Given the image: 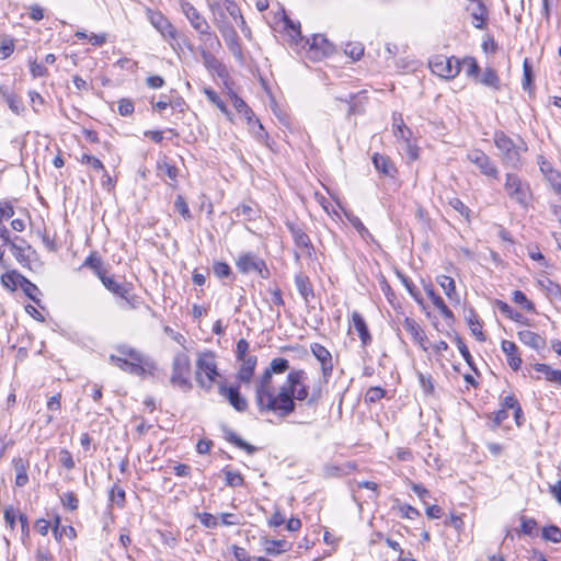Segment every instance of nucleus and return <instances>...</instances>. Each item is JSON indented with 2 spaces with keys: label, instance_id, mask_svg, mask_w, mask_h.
<instances>
[{
  "label": "nucleus",
  "instance_id": "obj_46",
  "mask_svg": "<svg viewBox=\"0 0 561 561\" xmlns=\"http://www.w3.org/2000/svg\"><path fill=\"white\" fill-rule=\"evenodd\" d=\"M231 99H232L233 106L236 107L238 113L242 114L244 116V118L248 121V123H251L253 112L248 106V104L241 98H239L237 94H232Z\"/></svg>",
  "mask_w": 561,
  "mask_h": 561
},
{
  "label": "nucleus",
  "instance_id": "obj_21",
  "mask_svg": "<svg viewBox=\"0 0 561 561\" xmlns=\"http://www.w3.org/2000/svg\"><path fill=\"white\" fill-rule=\"evenodd\" d=\"M337 100L348 104L347 115H359L364 113V106L367 101L366 91L362 90L357 93L350 94L345 98H336Z\"/></svg>",
  "mask_w": 561,
  "mask_h": 561
},
{
  "label": "nucleus",
  "instance_id": "obj_57",
  "mask_svg": "<svg viewBox=\"0 0 561 561\" xmlns=\"http://www.w3.org/2000/svg\"><path fill=\"white\" fill-rule=\"evenodd\" d=\"M468 323L472 334L476 335L479 341H484L485 336L482 332V324L477 319L476 314H473V312H471V317L468 318Z\"/></svg>",
  "mask_w": 561,
  "mask_h": 561
},
{
  "label": "nucleus",
  "instance_id": "obj_9",
  "mask_svg": "<svg viewBox=\"0 0 561 561\" xmlns=\"http://www.w3.org/2000/svg\"><path fill=\"white\" fill-rule=\"evenodd\" d=\"M108 360L121 370L137 377L152 376L157 369L156 363L149 356L140 357L138 362L111 354Z\"/></svg>",
  "mask_w": 561,
  "mask_h": 561
},
{
  "label": "nucleus",
  "instance_id": "obj_59",
  "mask_svg": "<svg viewBox=\"0 0 561 561\" xmlns=\"http://www.w3.org/2000/svg\"><path fill=\"white\" fill-rule=\"evenodd\" d=\"M386 394V390L381 387H370L366 394H365V401L369 403H375L382 399Z\"/></svg>",
  "mask_w": 561,
  "mask_h": 561
},
{
  "label": "nucleus",
  "instance_id": "obj_28",
  "mask_svg": "<svg viewBox=\"0 0 561 561\" xmlns=\"http://www.w3.org/2000/svg\"><path fill=\"white\" fill-rule=\"evenodd\" d=\"M517 335H518L519 341L523 344H525L536 351L542 350L546 346L545 337H542L538 333L533 332L530 330H522L517 333Z\"/></svg>",
  "mask_w": 561,
  "mask_h": 561
},
{
  "label": "nucleus",
  "instance_id": "obj_35",
  "mask_svg": "<svg viewBox=\"0 0 561 561\" xmlns=\"http://www.w3.org/2000/svg\"><path fill=\"white\" fill-rule=\"evenodd\" d=\"M197 33L199 35V41L204 45V49L209 51L210 49L220 47V41L218 36L211 31L210 25H207L205 28Z\"/></svg>",
  "mask_w": 561,
  "mask_h": 561
},
{
  "label": "nucleus",
  "instance_id": "obj_10",
  "mask_svg": "<svg viewBox=\"0 0 561 561\" xmlns=\"http://www.w3.org/2000/svg\"><path fill=\"white\" fill-rule=\"evenodd\" d=\"M507 196L523 207L528 205L531 196L529 184L515 173H507L504 183Z\"/></svg>",
  "mask_w": 561,
  "mask_h": 561
},
{
  "label": "nucleus",
  "instance_id": "obj_12",
  "mask_svg": "<svg viewBox=\"0 0 561 561\" xmlns=\"http://www.w3.org/2000/svg\"><path fill=\"white\" fill-rule=\"evenodd\" d=\"M148 19L151 25L161 34V36L169 42L173 49H175L174 43L178 38V31L173 24L159 11L148 10Z\"/></svg>",
  "mask_w": 561,
  "mask_h": 561
},
{
  "label": "nucleus",
  "instance_id": "obj_36",
  "mask_svg": "<svg viewBox=\"0 0 561 561\" xmlns=\"http://www.w3.org/2000/svg\"><path fill=\"white\" fill-rule=\"evenodd\" d=\"M233 216L237 219L251 221L259 215V209L253 204H241L233 209Z\"/></svg>",
  "mask_w": 561,
  "mask_h": 561
},
{
  "label": "nucleus",
  "instance_id": "obj_56",
  "mask_svg": "<svg viewBox=\"0 0 561 561\" xmlns=\"http://www.w3.org/2000/svg\"><path fill=\"white\" fill-rule=\"evenodd\" d=\"M225 472V479L226 484L232 488L241 486L244 483L243 477L240 474V472L231 471V470H224Z\"/></svg>",
  "mask_w": 561,
  "mask_h": 561
},
{
  "label": "nucleus",
  "instance_id": "obj_37",
  "mask_svg": "<svg viewBox=\"0 0 561 561\" xmlns=\"http://www.w3.org/2000/svg\"><path fill=\"white\" fill-rule=\"evenodd\" d=\"M538 284L551 300H561V286L559 284L548 277L540 279Z\"/></svg>",
  "mask_w": 561,
  "mask_h": 561
},
{
  "label": "nucleus",
  "instance_id": "obj_47",
  "mask_svg": "<svg viewBox=\"0 0 561 561\" xmlns=\"http://www.w3.org/2000/svg\"><path fill=\"white\" fill-rule=\"evenodd\" d=\"M204 93L207 98V100L216 105L224 114L229 115L230 112L227 108L226 103L219 98L217 92L213 90L211 88H205Z\"/></svg>",
  "mask_w": 561,
  "mask_h": 561
},
{
  "label": "nucleus",
  "instance_id": "obj_30",
  "mask_svg": "<svg viewBox=\"0 0 561 561\" xmlns=\"http://www.w3.org/2000/svg\"><path fill=\"white\" fill-rule=\"evenodd\" d=\"M343 215L346 218V220L352 225V227L359 233V236L364 240H373V234L369 232V230L365 227V225L362 222L359 217H357L353 211L348 209H342Z\"/></svg>",
  "mask_w": 561,
  "mask_h": 561
},
{
  "label": "nucleus",
  "instance_id": "obj_38",
  "mask_svg": "<svg viewBox=\"0 0 561 561\" xmlns=\"http://www.w3.org/2000/svg\"><path fill=\"white\" fill-rule=\"evenodd\" d=\"M393 134L396 138L401 140H409L412 137V131L405 126L401 114H393Z\"/></svg>",
  "mask_w": 561,
  "mask_h": 561
},
{
  "label": "nucleus",
  "instance_id": "obj_7",
  "mask_svg": "<svg viewBox=\"0 0 561 561\" xmlns=\"http://www.w3.org/2000/svg\"><path fill=\"white\" fill-rule=\"evenodd\" d=\"M219 376L216 355L211 351H204L198 353L196 359V381L199 387L209 391Z\"/></svg>",
  "mask_w": 561,
  "mask_h": 561
},
{
  "label": "nucleus",
  "instance_id": "obj_11",
  "mask_svg": "<svg viewBox=\"0 0 561 561\" xmlns=\"http://www.w3.org/2000/svg\"><path fill=\"white\" fill-rule=\"evenodd\" d=\"M430 67L433 73L444 79H454L461 70V64L457 58L445 55L434 56L430 60Z\"/></svg>",
  "mask_w": 561,
  "mask_h": 561
},
{
  "label": "nucleus",
  "instance_id": "obj_52",
  "mask_svg": "<svg viewBox=\"0 0 561 561\" xmlns=\"http://www.w3.org/2000/svg\"><path fill=\"white\" fill-rule=\"evenodd\" d=\"M116 350L119 353L118 356H122L125 358H130V359L140 362L139 360L140 357H146V355H144L141 352H139L138 350L130 347L128 345H118L116 347Z\"/></svg>",
  "mask_w": 561,
  "mask_h": 561
},
{
  "label": "nucleus",
  "instance_id": "obj_29",
  "mask_svg": "<svg viewBox=\"0 0 561 561\" xmlns=\"http://www.w3.org/2000/svg\"><path fill=\"white\" fill-rule=\"evenodd\" d=\"M476 82L499 91L501 89V80L493 68H485L477 78Z\"/></svg>",
  "mask_w": 561,
  "mask_h": 561
},
{
  "label": "nucleus",
  "instance_id": "obj_53",
  "mask_svg": "<svg viewBox=\"0 0 561 561\" xmlns=\"http://www.w3.org/2000/svg\"><path fill=\"white\" fill-rule=\"evenodd\" d=\"M534 81L533 67L529 60L526 58L523 62V89L530 90Z\"/></svg>",
  "mask_w": 561,
  "mask_h": 561
},
{
  "label": "nucleus",
  "instance_id": "obj_54",
  "mask_svg": "<svg viewBox=\"0 0 561 561\" xmlns=\"http://www.w3.org/2000/svg\"><path fill=\"white\" fill-rule=\"evenodd\" d=\"M455 341H456L457 347H458L461 356L466 360V363L470 366L471 369L477 371V368L474 367V363H473V357L471 356V354H470L467 345L465 344L463 340L461 337H459V336H456Z\"/></svg>",
  "mask_w": 561,
  "mask_h": 561
},
{
  "label": "nucleus",
  "instance_id": "obj_39",
  "mask_svg": "<svg viewBox=\"0 0 561 561\" xmlns=\"http://www.w3.org/2000/svg\"><path fill=\"white\" fill-rule=\"evenodd\" d=\"M534 369L542 374L548 381L561 385V370L552 369L546 364H535Z\"/></svg>",
  "mask_w": 561,
  "mask_h": 561
},
{
  "label": "nucleus",
  "instance_id": "obj_23",
  "mask_svg": "<svg viewBox=\"0 0 561 561\" xmlns=\"http://www.w3.org/2000/svg\"><path fill=\"white\" fill-rule=\"evenodd\" d=\"M352 325H353V329L357 332L358 337L360 339L362 345L364 347L368 346L371 343L373 339H371V335H370V332L368 330L365 319L357 311H354L352 313Z\"/></svg>",
  "mask_w": 561,
  "mask_h": 561
},
{
  "label": "nucleus",
  "instance_id": "obj_26",
  "mask_svg": "<svg viewBox=\"0 0 561 561\" xmlns=\"http://www.w3.org/2000/svg\"><path fill=\"white\" fill-rule=\"evenodd\" d=\"M238 360L241 362V365L238 370L237 377L240 381L248 383L251 381L253 377L254 369L257 363V357L255 355H251L248 357L240 358Z\"/></svg>",
  "mask_w": 561,
  "mask_h": 561
},
{
  "label": "nucleus",
  "instance_id": "obj_15",
  "mask_svg": "<svg viewBox=\"0 0 561 561\" xmlns=\"http://www.w3.org/2000/svg\"><path fill=\"white\" fill-rule=\"evenodd\" d=\"M311 352L321 364V374L324 382H328L333 373V360L330 351L320 343H312Z\"/></svg>",
  "mask_w": 561,
  "mask_h": 561
},
{
  "label": "nucleus",
  "instance_id": "obj_64",
  "mask_svg": "<svg viewBox=\"0 0 561 561\" xmlns=\"http://www.w3.org/2000/svg\"><path fill=\"white\" fill-rule=\"evenodd\" d=\"M547 179L550 182L553 191L558 194H561V173L554 170H549Z\"/></svg>",
  "mask_w": 561,
  "mask_h": 561
},
{
  "label": "nucleus",
  "instance_id": "obj_45",
  "mask_svg": "<svg viewBox=\"0 0 561 561\" xmlns=\"http://www.w3.org/2000/svg\"><path fill=\"white\" fill-rule=\"evenodd\" d=\"M208 8L213 13V22L217 26V23H226V14L224 12V7L220 1H209Z\"/></svg>",
  "mask_w": 561,
  "mask_h": 561
},
{
  "label": "nucleus",
  "instance_id": "obj_20",
  "mask_svg": "<svg viewBox=\"0 0 561 561\" xmlns=\"http://www.w3.org/2000/svg\"><path fill=\"white\" fill-rule=\"evenodd\" d=\"M472 18V24L476 28L483 30L486 26L488 9L481 0L471 1L467 7Z\"/></svg>",
  "mask_w": 561,
  "mask_h": 561
},
{
  "label": "nucleus",
  "instance_id": "obj_24",
  "mask_svg": "<svg viewBox=\"0 0 561 561\" xmlns=\"http://www.w3.org/2000/svg\"><path fill=\"white\" fill-rule=\"evenodd\" d=\"M0 95L13 113L20 115L24 112L22 98L16 95L9 87L0 85Z\"/></svg>",
  "mask_w": 561,
  "mask_h": 561
},
{
  "label": "nucleus",
  "instance_id": "obj_19",
  "mask_svg": "<svg viewBox=\"0 0 561 561\" xmlns=\"http://www.w3.org/2000/svg\"><path fill=\"white\" fill-rule=\"evenodd\" d=\"M201 56L203 59V64L208 70L209 73L216 75L220 79L228 78L229 73L227 67L210 51L207 49L201 48Z\"/></svg>",
  "mask_w": 561,
  "mask_h": 561
},
{
  "label": "nucleus",
  "instance_id": "obj_55",
  "mask_svg": "<svg viewBox=\"0 0 561 561\" xmlns=\"http://www.w3.org/2000/svg\"><path fill=\"white\" fill-rule=\"evenodd\" d=\"M157 168L159 173L167 175L172 181H176L179 170L175 165L170 164L167 161H161L158 162Z\"/></svg>",
  "mask_w": 561,
  "mask_h": 561
},
{
  "label": "nucleus",
  "instance_id": "obj_42",
  "mask_svg": "<svg viewBox=\"0 0 561 561\" xmlns=\"http://www.w3.org/2000/svg\"><path fill=\"white\" fill-rule=\"evenodd\" d=\"M103 262L101 257L95 253H91L83 262L82 266L93 270L94 274L100 278V275H104L105 272L102 267Z\"/></svg>",
  "mask_w": 561,
  "mask_h": 561
},
{
  "label": "nucleus",
  "instance_id": "obj_32",
  "mask_svg": "<svg viewBox=\"0 0 561 561\" xmlns=\"http://www.w3.org/2000/svg\"><path fill=\"white\" fill-rule=\"evenodd\" d=\"M296 288L306 302L314 297L310 279L307 275L299 273L295 277Z\"/></svg>",
  "mask_w": 561,
  "mask_h": 561
},
{
  "label": "nucleus",
  "instance_id": "obj_61",
  "mask_svg": "<svg viewBox=\"0 0 561 561\" xmlns=\"http://www.w3.org/2000/svg\"><path fill=\"white\" fill-rule=\"evenodd\" d=\"M344 51L353 60H358L364 54V47L360 43H350L346 45Z\"/></svg>",
  "mask_w": 561,
  "mask_h": 561
},
{
  "label": "nucleus",
  "instance_id": "obj_41",
  "mask_svg": "<svg viewBox=\"0 0 561 561\" xmlns=\"http://www.w3.org/2000/svg\"><path fill=\"white\" fill-rule=\"evenodd\" d=\"M15 49L14 38L9 35L0 37V60L8 59Z\"/></svg>",
  "mask_w": 561,
  "mask_h": 561
},
{
  "label": "nucleus",
  "instance_id": "obj_13",
  "mask_svg": "<svg viewBox=\"0 0 561 561\" xmlns=\"http://www.w3.org/2000/svg\"><path fill=\"white\" fill-rule=\"evenodd\" d=\"M467 159L486 176L497 179L499 170L491 158L480 149H472L467 153Z\"/></svg>",
  "mask_w": 561,
  "mask_h": 561
},
{
  "label": "nucleus",
  "instance_id": "obj_2",
  "mask_svg": "<svg viewBox=\"0 0 561 561\" xmlns=\"http://www.w3.org/2000/svg\"><path fill=\"white\" fill-rule=\"evenodd\" d=\"M308 375L304 369H290L283 383V417L302 407L298 402H306L307 405H316L318 399L312 393L309 396Z\"/></svg>",
  "mask_w": 561,
  "mask_h": 561
},
{
  "label": "nucleus",
  "instance_id": "obj_58",
  "mask_svg": "<svg viewBox=\"0 0 561 561\" xmlns=\"http://www.w3.org/2000/svg\"><path fill=\"white\" fill-rule=\"evenodd\" d=\"M174 207L175 209L180 213V215L185 219V220H191L192 219V214H191V210L188 208V205L187 203L185 202V199L183 198V196L179 195L174 202Z\"/></svg>",
  "mask_w": 561,
  "mask_h": 561
},
{
  "label": "nucleus",
  "instance_id": "obj_18",
  "mask_svg": "<svg viewBox=\"0 0 561 561\" xmlns=\"http://www.w3.org/2000/svg\"><path fill=\"white\" fill-rule=\"evenodd\" d=\"M218 392L220 396L227 398L229 403L238 412H244L248 409V401L244 397L241 396L238 387H227L226 385L220 383L218 387Z\"/></svg>",
  "mask_w": 561,
  "mask_h": 561
},
{
  "label": "nucleus",
  "instance_id": "obj_31",
  "mask_svg": "<svg viewBox=\"0 0 561 561\" xmlns=\"http://www.w3.org/2000/svg\"><path fill=\"white\" fill-rule=\"evenodd\" d=\"M9 247L19 263L23 264L28 261V256L25 254V251L31 247L24 239L20 238L19 236H14L13 241L9 244Z\"/></svg>",
  "mask_w": 561,
  "mask_h": 561
},
{
  "label": "nucleus",
  "instance_id": "obj_1",
  "mask_svg": "<svg viewBox=\"0 0 561 561\" xmlns=\"http://www.w3.org/2000/svg\"><path fill=\"white\" fill-rule=\"evenodd\" d=\"M283 41L302 59L319 61L332 55L333 45L322 35L304 36L299 21L291 20L283 8Z\"/></svg>",
  "mask_w": 561,
  "mask_h": 561
},
{
  "label": "nucleus",
  "instance_id": "obj_17",
  "mask_svg": "<svg viewBox=\"0 0 561 561\" xmlns=\"http://www.w3.org/2000/svg\"><path fill=\"white\" fill-rule=\"evenodd\" d=\"M181 10L186 19L190 21L191 26L199 32L205 28L209 23L207 20L197 11V9L187 0H179Z\"/></svg>",
  "mask_w": 561,
  "mask_h": 561
},
{
  "label": "nucleus",
  "instance_id": "obj_4",
  "mask_svg": "<svg viewBox=\"0 0 561 561\" xmlns=\"http://www.w3.org/2000/svg\"><path fill=\"white\" fill-rule=\"evenodd\" d=\"M103 286L119 299L117 306L122 310L138 309L142 300L134 294V285L129 282H118L114 276H107L106 274L100 275L99 278Z\"/></svg>",
  "mask_w": 561,
  "mask_h": 561
},
{
  "label": "nucleus",
  "instance_id": "obj_33",
  "mask_svg": "<svg viewBox=\"0 0 561 561\" xmlns=\"http://www.w3.org/2000/svg\"><path fill=\"white\" fill-rule=\"evenodd\" d=\"M436 282L443 288L445 295L449 300L459 302V295L456 290V284L454 278L447 275H439L436 277Z\"/></svg>",
  "mask_w": 561,
  "mask_h": 561
},
{
  "label": "nucleus",
  "instance_id": "obj_14",
  "mask_svg": "<svg viewBox=\"0 0 561 561\" xmlns=\"http://www.w3.org/2000/svg\"><path fill=\"white\" fill-rule=\"evenodd\" d=\"M237 267L241 273H257L263 278H265V274L268 273L264 261L251 253L241 255L237 261Z\"/></svg>",
  "mask_w": 561,
  "mask_h": 561
},
{
  "label": "nucleus",
  "instance_id": "obj_44",
  "mask_svg": "<svg viewBox=\"0 0 561 561\" xmlns=\"http://www.w3.org/2000/svg\"><path fill=\"white\" fill-rule=\"evenodd\" d=\"M108 499L112 504L116 505L119 508H123L126 504V493L124 489L114 484L110 490Z\"/></svg>",
  "mask_w": 561,
  "mask_h": 561
},
{
  "label": "nucleus",
  "instance_id": "obj_63",
  "mask_svg": "<svg viewBox=\"0 0 561 561\" xmlns=\"http://www.w3.org/2000/svg\"><path fill=\"white\" fill-rule=\"evenodd\" d=\"M14 216V207L9 201L0 202V222H4Z\"/></svg>",
  "mask_w": 561,
  "mask_h": 561
},
{
  "label": "nucleus",
  "instance_id": "obj_48",
  "mask_svg": "<svg viewBox=\"0 0 561 561\" xmlns=\"http://www.w3.org/2000/svg\"><path fill=\"white\" fill-rule=\"evenodd\" d=\"M497 307H499L500 311L502 313H504L505 316H507L510 319H512L518 323H525L526 318L522 313L514 311L508 304L499 300Z\"/></svg>",
  "mask_w": 561,
  "mask_h": 561
},
{
  "label": "nucleus",
  "instance_id": "obj_62",
  "mask_svg": "<svg viewBox=\"0 0 561 561\" xmlns=\"http://www.w3.org/2000/svg\"><path fill=\"white\" fill-rule=\"evenodd\" d=\"M30 72L33 78L47 77L48 70L43 64H38L35 59L28 60Z\"/></svg>",
  "mask_w": 561,
  "mask_h": 561
},
{
  "label": "nucleus",
  "instance_id": "obj_50",
  "mask_svg": "<svg viewBox=\"0 0 561 561\" xmlns=\"http://www.w3.org/2000/svg\"><path fill=\"white\" fill-rule=\"evenodd\" d=\"M542 538L554 543L561 542V529L556 525L542 528Z\"/></svg>",
  "mask_w": 561,
  "mask_h": 561
},
{
  "label": "nucleus",
  "instance_id": "obj_22",
  "mask_svg": "<svg viewBox=\"0 0 561 561\" xmlns=\"http://www.w3.org/2000/svg\"><path fill=\"white\" fill-rule=\"evenodd\" d=\"M402 325L403 329L412 336L413 341L426 351L425 342L427 341V336L421 325L413 318L409 317L404 318Z\"/></svg>",
  "mask_w": 561,
  "mask_h": 561
},
{
  "label": "nucleus",
  "instance_id": "obj_5",
  "mask_svg": "<svg viewBox=\"0 0 561 561\" xmlns=\"http://www.w3.org/2000/svg\"><path fill=\"white\" fill-rule=\"evenodd\" d=\"M494 145L500 151V158L505 167L517 169L520 167V153L526 148L524 144L517 145L504 131L497 130L493 136Z\"/></svg>",
  "mask_w": 561,
  "mask_h": 561
},
{
  "label": "nucleus",
  "instance_id": "obj_49",
  "mask_svg": "<svg viewBox=\"0 0 561 561\" xmlns=\"http://www.w3.org/2000/svg\"><path fill=\"white\" fill-rule=\"evenodd\" d=\"M513 301L522 306L528 312H536L535 305L526 297L522 290L513 291Z\"/></svg>",
  "mask_w": 561,
  "mask_h": 561
},
{
  "label": "nucleus",
  "instance_id": "obj_6",
  "mask_svg": "<svg viewBox=\"0 0 561 561\" xmlns=\"http://www.w3.org/2000/svg\"><path fill=\"white\" fill-rule=\"evenodd\" d=\"M286 227L295 245V257L298 261L301 256L312 259L314 247L307 232V226L300 220H287Z\"/></svg>",
  "mask_w": 561,
  "mask_h": 561
},
{
  "label": "nucleus",
  "instance_id": "obj_34",
  "mask_svg": "<svg viewBox=\"0 0 561 561\" xmlns=\"http://www.w3.org/2000/svg\"><path fill=\"white\" fill-rule=\"evenodd\" d=\"M425 291L430 299L432 300L433 305L440 311L445 319H454L453 311L446 306L443 298L435 293L432 286L425 287Z\"/></svg>",
  "mask_w": 561,
  "mask_h": 561
},
{
  "label": "nucleus",
  "instance_id": "obj_25",
  "mask_svg": "<svg viewBox=\"0 0 561 561\" xmlns=\"http://www.w3.org/2000/svg\"><path fill=\"white\" fill-rule=\"evenodd\" d=\"M501 347L506 356L508 366L515 371L518 370L522 366V358L516 344L512 341L503 340Z\"/></svg>",
  "mask_w": 561,
  "mask_h": 561
},
{
  "label": "nucleus",
  "instance_id": "obj_3",
  "mask_svg": "<svg viewBox=\"0 0 561 561\" xmlns=\"http://www.w3.org/2000/svg\"><path fill=\"white\" fill-rule=\"evenodd\" d=\"M273 374H280V357L272 360L257 381L255 401L261 412L280 410V389L272 385Z\"/></svg>",
  "mask_w": 561,
  "mask_h": 561
},
{
  "label": "nucleus",
  "instance_id": "obj_27",
  "mask_svg": "<svg viewBox=\"0 0 561 561\" xmlns=\"http://www.w3.org/2000/svg\"><path fill=\"white\" fill-rule=\"evenodd\" d=\"M373 163L375 169L385 176L394 178L397 168L387 156L375 153L373 156Z\"/></svg>",
  "mask_w": 561,
  "mask_h": 561
},
{
  "label": "nucleus",
  "instance_id": "obj_43",
  "mask_svg": "<svg viewBox=\"0 0 561 561\" xmlns=\"http://www.w3.org/2000/svg\"><path fill=\"white\" fill-rule=\"evenodd\" d=\"M225 438L229 443L236 445L237 447L247 450L249 454H252L255 450V448L252 445L244 442L231 430H228V428L225 430Z\"/></svg>",
  "mask_w": 561,
  "mask_h": 561
},
{
  "label": "nucleus",
  "instance_id": "obj_40",
  "mask_svg": "<svg viewBox=\"0 0 561 561\" xmlns=\"http://www.w3.org/2000/svg\"><path fill=\"white\" fill-rule=\"evenodd\" d=\"M20 286L23 289L24 294L34 302L38 304L39 299L37 295L41 294L39 288L33 284L30 279H27L25 276H21Z\"/></svg>",
  "mask_w": 561,
  "mask_h": 561
},
{
  "label": "nucleus",
  "instance_id": "obj_8",
  "mask_svg": "<svg viewBox=\"0 0 561 561\" xmlns=\"http://www.w3.org/2000/svg\"><path fill=\"white\" fill-rule=\"evenodd\" d=\"M190 376L191 359L188 355L184 352L176 353L172 360L170 383L184 392H188L193 388Z\"/></svg>",
  "mask_w": 561,
  "mask_h": 561
},
{
  "label": "nucleus",
  "instance_id": "obj_60",
  "mask_svg": "<svg viewBox=\"0 0 561 561\" xmlns=\"http://www.w3.org/2000/svg\"><path fill=\"white\" fill-rule=\"evenodd\" d=\"M62 505L70 511H76L79 506V500L73 492H66L60 496Z\"/></svg>",
  "mask_w": 561,
  "mask_h": 561
},
{
  "label": "nucleus",
  "instance_id": "obj_16",
  "mask_svg": "<svg viewBox=\"0 0 561 561\" xmlns=\"http://www.w3.org/2000/svg\"><path fill=\"white\" fill-rule=\"evenodd\" d=\"M217 28L226 41V44L231 54L240 61L243 60L242 48L239 43V37L234 28L227 23H217Z\"/></svg>",
  "mask_w": 561,
  "mask_h": 561
},
{
  "label": "nucleus",
  "instance_id": "obj_51",
  "mask_svg": "<svg viewBox=\"0 0 561 561\" xmlns=\"http://www.w3.org/2000/svg\"><path fill=\"white\" fill-rule=\"evenodd\" d=\"M462 66L465 67L466 75L477 80L478 76L481 72V69L477 60L473 57H467L462 60Z\"/></svg>",
  "mask_w": 561,
  "mask_h": 561
}]
</instances>
